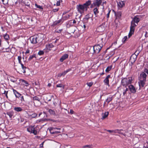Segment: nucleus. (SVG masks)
<instances>
[{
    "label": "nucleus",
    "mask_w": 148,
    "mask_h": 148,
    "mask_svg": "<svg viewBox=\"0 0 148 148\" xmlns=\"http://www.w3.org/2000/svg\"><path fill=\"white\" fill-rule=\"evenodd\" d=\"M145 81H144L142 79H140V82H139V85L140 87H143L145 84Z\"/></svg>",
    "instance_id": "20"
},
{
    "label": "nucleus",
    "mask_w": 148,
    "mask_h": 148,
    "mask_svg": "<svg viewBox=\"0 0 148 148\" xmlns=\"http://www.w3.org/2000/svg\"><path fill=\"white\" fill-rule=\"evenodd\" d=\"M29 53V50H27L26 52H25V53Z\"/></svg>",
    "instance_id": "64"
},
{
    "label": "nucleus",
    "mask_w": 148,
    "mask_h": 148,
    "mask_svg": "<svg viewBox=\"0 0 148 148\" xmlns=\"http://www.w3.org/2000/svg\"><path fill=\"white\" fill-rule=\"evenodd\" d=\"M127 39V36H125L123 38L122 41L123 43H124L125 41Z\"/></svg>",
    "instance_id": "43"
},
{
    "label": "nucleus",
    "mask_w": 148,
    "mask_h": 148,
    "mask_svg": "<svg viewBox=\"0 0 148 148\" xmlns=\"http://www.w3.org/2000/svg\"><path fill=\"white\" fill-rule=\"evenodd\" d=\"M93 12L95 14L96 16H97L96 15L99 13V11L97 7H96L95 8H94L93 9Z\"/></svg>",
    "instance_id": "29"
},
{
    "label": "nucleus",
    "mask_w": 148,
    "mask_h": 148,
    "mask_svg": "<svg viewBox=\"0 0 148 148\" xmlns=\"http://www.w3.org/2000/svg\"><path fill=\"white\" fill-rule=\"evenodd\" d=\"M33 100L34 101V106H37L35 105V103H40V99L39 98L37 97H33Z\"/></svg>",
    "instance_id": "14"
},
{
    "label": "nucleus",
    "mask_w": 148,
    "mask_h": 148,
    "mask_svg": "<svg viewBox=\"0 0 148 148\" xmlns=\"http://www.w3.org/2000/svg\"><path fill=\"white\" fill-rule=\"evenodd\" d=\"M61 1V0H52V4L54 5L59 6L60 5Z\"/></svg>",
    "instance_id": "9"
},
{
    "label": "nucleus",
    "mask_w": 148,
    "mask_h": 148,
    "mask_svg": "<svg viewBox=\"0 0 148 148\" xmlns=\"http://www.w3.org/2000/svg\"><path fill=\"white\" fill-rule=\"evenodd\" d=\"M90 145H86L83 147V148H90Z\"/></svg>",
    "instance_id": "50"
},
{
    "label": "nucleus",
    "mask_w": 148,
    "mask_h": 148,
    "mask_svg": "<svg viewBox=\"0 0 148 148\" xmlns=\"http://www.w3.org/2000/svg\"><path fill=\"white\" fill-rule=\"evenodd\" d=\"M35 5L36 7L37 8H38L40 9H42V8L41 6H40V5H38L36 4H35Z\"/></svg>",
    "instance_id": "46"
},
{
    "label": "nucleus",
    "mask_w": 148,
    "mask_h": 148,
    "mask_svg": "<svg viewBox=\"0 0 148 148\" xmlns=\"http://www.w3.org/2000/svg\"><path fill=\"white\" fill-rule=\"evenodd\" d=\"M63 22V21L62 20V19H60L59 20L57 21H55L53 23V24L54 25H56L58 24L59 23L61 22Z\"/></svg>",
    "instance_id": "28"
},
{
    "label": "nucleus",
    "mask_w": 148,
    "mask_h": 148,
    "mask_svg": "<svg viewBox=\"0 0 148 148\" xmlns=\"http://www.w3.org/2000/svg\"><path fill=\"white\" fill-rule=\"evenodd\" d=\"M115 15L116 16L119 18L121 17V13L120 12H118L116 14L115 13Z\"/></svg>",
    "instance_id": "36"
},
{
    "label": "nucleus",
    "mask_w": 148,
    "mask_h": 148,
    "mask_svg": "<svg viewBox=\"0 0 148 148\" xmlns=\"http://www.w3.org/2000/svg\"><path fill=\"white\" fill-rule=\"evenodd\" d=\"M112 66H108L106 70V71L107 72H108L111 69Z\"/></svg>",
    "instance_id": "38"
},
{
    "label": "nucleus",
    "mask_w": 148,
    "mask_h": 148,
    "mask_svg": "<svg viewBox=\"0 0 148 148\" xmlns=\"http://www.w3.org/2000/svg\"><path fill=\"white\" fill-rule=\"evenodd\" d=\"M18 59L19 63L21 65L22 69H17L16 71L21 74H22V73H25L26 72V67L25 66V61H23V62L21 61L22 58L21 56H18Z\"/></svg>",
    "instance_id": "2"
},
{
    "label": "nucleus",
    "mask_w": 148,
    "mask_h": 148,
    "mask_svg": "<svg viewBox=\"0 0 148 148\" xmlns=\"http://www.w3.org/2000/svg\"><path fill=\"white\" fill-rule=\"evenodd\" d=\"M70 17L69 14H66L65 16H63L62 18V20H66L69 18Z\"/></svg>",
    "instance_id": "27"
},
{
    "label": "nucleus",
    "mask_w": 148,
    "mask_h": 148,
    "mask_svg": "<svg viewBox=\"0 0 148 148\" xmlns=\"http://www.w3.org/2000/svg\"><path fill=\"white\" fill-rule=\"evenodd\" d=\"M27 130L28 132L31 133H33L34 135H36L37 134V131L35 130L34 128L32 126H29L27 127Z\"/></svg>",
    "instance_id": "6"
},
{
    "label": "nucleus",
    "mask_w": 148,
    "mask_h": 148,
    "mask_svg": "<svg viewBox=\"0 0 148 148\" xmlns=\"http://www.w3.org/2000/svg\"><path fill=\"white\" fill-rule=\"evenodd\" d=\"M57 87H62L63 88H64V85L62 84H59L56 85Z\"/></svg>",
    "instance_id": "39"
},
{
    "label": "nucleus",
    "mask_w": 148,
    "mask_h": 148,
    "mask_svg": "<svg viewBox=\"0 0 148 148\" xmlns=\"http://www.w3.org/2000/svg\"><path fill=\"white\" fill-rule=\"evenodd\" d=\"M139 53V51L137 52V51H136L135 52L134 54H133V55H135L136 56V58H137V56L138 55Z\"/></svg>",
    "instance_id": "51"
},
{
    "label": "nucleus",
    "mask_w": 148,
    "mask_h": 148,
    "mask_svg": "<svg viewBox=\"0 0 148 148\" xmlns=\"http://www.w3.org/2000/svg\"><path fill=\"white\" fill-rule=\"evenodd\" d=\"M35 57V55H32L31 56H30L29 60H31L32 59H33L34 57Z\"/></svg>",
    "instance_id": "45"
},
{
    "label": "nucleus",
    "mask_w": 148,
    "mask_h": 148,
    "mask_svg": "<svg viewBox=\"0 0 148 148\" xmlns=\"http://www.w3.org/2000/svg\"><path fill=\"white\" fill-rule=\"evenodd\" d=\"M132 81V79L131 77H129L128 78H125L122 80L121 83L123 86H126L128 85L131 84Z\"/></svg>",
    "instance_id": "3"
},
{
    "label": "nucleus",
    "mask_w": 148,
    "mask_h": 148,
    "mask_svg": "<svg viewBox=\"0 0 148 148\" xmlns=\"http://www.w3.org/2000/svg\"><path fill=\"white\" fill-rule=\"evenodd\" d=\"M53 96H49L48 97H47V99L48 101H50L51 100V97Z\"/></svg>",
    "instance_id": "47"
},
{
    "label": "nucleus",
    "mask_w": 148,
    "mask_h": 148,
    "mask_svg": "<svg viewBox=\"0 0 148 148\" xmlns=\"http://www.w3.org/2000/svg\"><path fill=\"white\" fill-rule=\"evenodd\" d=\"M59 9V8H56L54 9H53V11L54 12H57Z\"/></svg>",
    "instance_id": "56"
},
{
    "label": "nucleus",
    "mask_w": 148,
    "mask_h": 148,
    "mask_svg": "<svg viewBox=\"0 0 148 148\" xmlns=\"http://www.w3.org/2000/svg\"><path fill=\"white\" fill-rule=\"evenodd\" d=\"M136 23L132 21L131 22V25L130 27V32L129 34L128 37L130 38L131 36L133 34L135 27L137 26Z\"/></svg>",
    "instance_id": "4"
},
{
    "label": "nucleus",
    "mask_w": 148,
    "mask_h": 148,
    "mask_svg": "<svg viewBox=\"0 0 148 148\" xmlns=\"http://www.w3.org/2000/svg\"><path fill=\"white\" fill-rule=\"evenodd\" d=\"M74 111L72 110H70V113L71 114H73V113Z\"/></svg>",
    "instance_id": "59"
},
{
    "label": "nucleus",
    "mask_w": 148,
    "mask_h": 148,
    "mask_svg": "<svg viewBox=\"0 0 148 148\" xmlns=\"http://www.w3.org/2000/svg\"><path fill=\"white\" fill-rule=\"evenodd\" d=\"M114 131H116V132H114V133H118L119 134H121L123 135V136H126V134H125L123 133V132H121L122 131H123V130H122V129H121V130L117 129V130H114Z\"/></svg>",
    "instance_id": "18"
},
{
    "label": "nucleus",
    "mask_w": 148,
    "mask_h": 148,
    "mask_svg": "<svg viewBox=\"0 0 148 148\" xmlns=\"http://www.w3.org/2000/svg\"><path fill=\"white\" fill-rule=\"evenodd\" d=\"M126 92L124 90L123 92V95H125V94H126Z\"/></svg>",
    "instance_id": "62"
},
{
    "label": "nucleus",
    "mask_w": 148,
    "mask_h": 148,
    "mask_svg": "<svg viewBox=\"0 0 148 148\" xmlns=\"http://www.w3.org/2000/svg\"><path fill=\"white\" fill-rule=\"evenodd\" d=\"M49 131L52 134H57L61 133V132L59 131H52L51 129H49Z\"/></svg>",
    "instance_id": "25"
},
{
    "label": "nucleus",
    "mask_w": 148,
    "mask_h": 148,
    "mask_svg": "<svg viewBox=\"0 0 148 148\" xmlns=\"http://www.w3.org/2000/svg\"><path fill=\"white\" fill-rule=\"evenodd\" d=\"M110 10L109 11L108 13V14H107V18H108L109 17V15H110Z\"/></svg>",
    "instance_id": "57"
},
{
    "label": "nucleus",
    "mask_w": 148,
    "mask_h": 148,
    "mask_svg": "<svg viewBox=\"0 0 148 148\" xmlns=\"http://www.w3.org/2000/svg\"><path fill=\"white\" fill-rule=\"evenodd\" d=\"M76 29H77V28L75 27H74L73 28L71 29V33H74L75 32V31L76 30Z\"/></svg>",
    "instance_id": "41"
},
{
    "label": "nucleus",
    "mask_w": 148,
    "mask_h": 148,
    "mask_svg": "<svg viewBox=\"0 0 148 148\" xmlns=\"http://www.w3.org/2000/svg\"><path fill=\"white\" fill-rule=\"evenodd\" d=\"M90 18V17L89 16V15H87L86 16L85 18V19L88 20Z\"/></svg>",
    "instance_id": "49"
},
{
    "label": "nucleus",
    "mask_w": 148,
    "mask_h": 148,
    "mask_svg": "<svg viewBox=\"0 0 148 148\" xmlns=\"http://www.w3.org/2000/svg\"><path fill=\"white\" fill-rule=\"evenodd\" d=\"M98 30H99V32H102L104 31L105 29V27L103 25H101L100 26H99L97 28Z\"/></svg>",
    "instance_id": "16"
},
{
    "label": "nucleus",
    "mask_w": 148,
    "mask_h": 148,
    "mask_svg": "<svg viewBox=\"0 0 148 148\" xmlns=\"http://www.w3.org/2000/svg\"><path fill=\"white\" fill-rule=\"evenodd\" d=\"M39 38L38 36H34L31 37L30 40L31 42L33 44H36L38 42L37 39Z\"/></svg>",
    "instance_id": "8"
},
{
    "label": "nucleus",
    "mask_w": 148,
    "mask_h": 148,
    "mask_svg": "<svg viewBox=\"0 0 148 148\" xmlns=\"http://www.w3.org/2000/svg\"><path fill=\"white\" fill-rule=\"evenodd\" d=\"M102 3L101 0H95L91 5L92 7L96 6L98 7Z\"/></svg>",
    "instance_id": "7"
},
{
    "label": "nucleus",
    "mask_w": 148,
    "mask_h": 148,
    "mask_svg": "<svg viewBox=\"0 0 148 148\" xmlns=\"http://www.w3.org/2000/svg\"><path fill=\"white\" fill-rule=\"evenodd\" d=\"M44 52L43 51H40L38 53V54L40 56L44 54Z\"/></svg>",
    "instance_id": "44"
},
{
    "label": "nucleus",
    "mask_w": 148,
    "mask_h": 148,
    "mask_svg": "<svg viewBox=\"0 0 148 148\" xmlns=\"http://www.w3.org/2000/svg\"><path fill=\"white\" fill-rule=\"evenodd\" d=\"M21 101L22 102L23 101H24L23 97V96H22L21 97Z\"/></svg>",
    "instance_id": "58"
},
{
    "label": "nucleus",
    "mask_w": 148,
    "mask_h": 148,
    "mask_svg": "<svg viewBox=\"0 0 148 148\" xmlns=\"http://www.w3.org/2000/svg\"><path fill=\"white\" fill-rule=\"evenodd\" d=\"M148 36V32H145V37H147Z\"/></svg>",
    "instance_id": "61"
},
{
    "label": "nucleus",
    "mask_w": 148,
    "mask_h": 148,
    "mask_svg": "<svg viewBox=\"0 0 148 148\" xmlns=\"http://www.w3.org/2000/svg\"><path fill=\"white\" fill-rule=\"evenodd\" d=\"M37 114L36 113H34L31 115H29V118H34L36 117Z\"/></svg>",
    "instance_id": "26"
},
{
    "label": "nucleus",
    "mask_w": 148,
    "mask_h": 148,
    "mask_svg": "<svg viewBox=\"0 0 148 148\" xmlns=\"http://www.w3.org/2000/svg\"><path fill=\"white\" fill-rule=\"evenodd\" d=\"M109 114L108 112H105L104 113H103L102 114V119H104L107 117Z\"/></svg>",
    "instance_id": "23"
},
{
    "label": "nucleus",
    "mask_w": 148,
    "mask_h": 148,
    "mask_svg": "<svg viewBox=\"0 0 148 148\" xmlns=\"http://www.w3.org/2000/svg\"><path fill=\"white\" fill-rule=\"evenodd\" d=\"M68 57V55L67 54H65L63 55L60 59V60L61 62H62L64 60H65Z\"/></svg>",
    "instance_id": "13"
},
{
    "label": "nucleus",
    "mask_w": 148,
    "mask_h": 148,
    "mask_svg": "<svg viewBox=\"0 0 148 148\" xmlns=\"http://www.w3.org/2000/svg\"><path fill=\"white\" fill-rule=\"evenodd\" d=\"M29 1L28 0L26 1L25 2V4L26 5L29 6L30 5Z\"/></svg>",
    "instance_id": "40"
},
{
    "label": "nucleus",
    "mask_w": 148,
    "mask_h": 148,
    "mask_svg": "<svg viewBox=\"0 0 148 148\" xmlns=\"http://www.w3.org/2000/svg\"><path fill=\"white\" fill-rule=\"evenodd\" d=\"M3 3L5 5H8L9 0H1Z\"/></svg>",
    "instance_id": "32"
},
{
    "label": "nucleus",
    "mask_w": 148,
    "mask_h": 148,
    "mask_svg": "<svg viewBox=\"0 0 148 148\" xmlns=\"http://www.w3.org/2000/svg\"><path fill=\"white\" fill-rule=\"evenodd\" d=\"M147 76V75L144 72H142L140 75V79L146 81Z\"/></svg>",
    "instance_id": "11"
},
{
    "label": "nucleus",
    "mask_w": 148,
    "mask_h": 148,
    "mask_svg": "<svg viewBox=\"0 0 148 148\" xmlns=\"http://www.w3.org/2000/svg\"><path fill=\"white\" fill-rule=\"evenodd\" d=\"M138 24V23L140 21V19L137 16H135L132 21Z\"/></svg>",
    "instance_id": "19"
},
{
    "label": "nucleus",
    "mask_w": 148,
    "mask_h": 148,
    "mask_svg": "<svg viewBox=\"0 0 148 148\" xmlns=\"http://www.w3.org/2000/svg\"><path fill=\"white\" fill-rule=\"evenodd\" d=\"M9 3L10 5H13L14 3L16 2V0H9Z\"/></svg>",
    "instance_id": "31"
},
{
    "label": "nucleus",
    "mask_w": 148,
    "mask_h": 148,
    "mask_svg": "<svg viewBox=\"0 0 148 148\" xmlns=\"http://www.w3.org/2000/svg\"><path fill=\"white\" fill-rule=\"evenodd\" d=\"M91 4V1H88L83 5H77V10L81 14L83 13L84 11L87 10L88 6Z\"/></svg>",
    "instance_id": "1"
},
{
    "label": "nucleus",
    "mask_w": 148,
    "mask_h": 148,
    "mask_svg": "<svg viewBox=\"0 0 148 148\" xmlns=\"http://www.w3.org/2000/svg\"><path fill=\"white\" fill-rule=\"evenodd\" d=\"M61 74L62 76H64L65 75H66L64 72H63L61 73Z\"/></svg>",
    "instance_id": "63"
},
{
    "label": "nucleus",
    "mask_w": 148,
    "mask_h": 148,
    "mask_svg": "<svg viewBox=\"0 0 148 148\" xmlns=\"http://www.w3.org/2000/svg\"><path fill=\"white\" fill-rule=\"evenodd\" d=\"M117 4L119 7L122 8L125 5V3L122 1H119L117 2Z\"/></svg>",
    "instance_id": "15"
},
{
    "label": "nucleus",
    "mask_w": 148,
    "mask_h": 148,
    "mask_svg": "<svg viewBox=\"0 0 148 148\" xmlns=\"http://www.w3.org/2000/svg\"><path fill=\"white\" fill-rule=\"evenodd\" d=\"M137 58L135 55H132L130 58V61L132 64L134 63L136 61Z\"/></svg>",
    "instance_id": "10"
},
{
    "label": "nucleus",
    "mask_w": 148,
    "mask_h": 148,
    "mask_svg": "<svg viewBox=\"0 0 148 148\" xmlns=\"http://www.w3.org/2000/svg\"><path fill=\"white\" fill-rule=\"evenodd\" d=\"M143 72H144L145 73H146L148 74V69H145Z\"/></svg>",
    "instance_id": "52"
},
{
    "label": "nucleus",
    "mask_w": 148,
    "mask_h": 148,
    "mask_svg": "<svg viewBox=\"0 0 148 148\" xmlns=\"http://www.w3.org/2000/svg\"><path fill=\"white\" fill-rule=\"evenodd\" d=\"M112 100V97H110L108 98L106 100V102H107L108 103H109Z\"/></svg>",
    "instance_id": "34"
},
{
    "label": "nucleus",
    "mask_w": 148,
    "mask_h": 148,
    "mask_svg": "<svg viewBox=\"0 0 148 148\" xmlns=\"http://www.w3.org/2000/svg\"><path fill=\"white\" fill-rule=\"evenodd\" d=\"M71 69H67V70H66L65 71H64V72L65 73V74H66V73H67L68 72L70 71H71Z\"/></svg>",
    "instance_id": "54"
},
{
    "label": "nucleus",
    "mask_w": 148,
    "mask_h": 148,
    "mask_svg": "<svg viewBox=\"0 0 148 148\" xmlns=\"http://www.w3.org/2000/svg\"><path fill=\"white\" fill-rule=\"evenodd\" d=\"M3 36L5 39L6 40H8L9 39V36L8 34H5L3 35Z\"/></svg>",
    "instance_id": "37"
},
{
    "label": "nucleus",
    "mask_w": 148,
    "mask_h": 148,
    "mask_svg": "<svg viewBox=\"0 0 148 148\" xmlns=\"http://www.w3.org/2000/svg\"><path fill=\"white\" fill-rule=\"evenodd\" d=\"M102 47V45L100 46L99 44L96 45L93 47L94 52L96 53H99Z\"/></svg>",
    "instance_id": "5"
},
{
    "label": "nucleus",
    "mask_w": 148,
    "mask_h": 148,
    "mask_svg": "<svg viewBox=\"0 0 148 148\" xmlns=\"http://www.w3.org/2000/svg\"><path fill=\"white\" fill-rule=\"evenodd\" d=\"M9 116L10 118H11L12 117V116H13V114L12 113H8L7 114Z\"/></svg>",
    "instance_id": "55"
},
{
    "label": "nucleus",
    "mask_w": 148,
    "mask_h": 148,
    "mask_svg": "<svg viewBox=\"0 0 148 148\" xmlns=\"http://www.w3.org/2000/svg\"><path fill=\"white\" fill-rule=\"evenodd\" d=\"M44 143V142H43L40 145V147H43V143Z\"/></svg>",
    "instance_id": "60"
},
{
    "label": "nucleus",
    "mask_w": 148,
    "mask_h": 148,
    "mask_svg": "<svg viewBox=\"0 0 148 148\" xmlns=\"http://www.w3.org/2000/svg\"><path fill=\"white\" fill-rule=\"evenodd\" d=\"M50 129H51L52 131H55L56 130H61V128H57V127H51L50 128Z\"/></svg>",
    "instance_id": "42"
},
{
    "label": "nucleus",
    "mask_w": 148,
    "mask_h": 148,
    "mask_svg": "<svg viewBox=\"0 0 148 148\" xmlns=\"http://www.w3.org/2000/svg\"><path fill=\"white\" fill-rule=\"evenodd\" d=\"M14 110L17 112H21L22 111V109L21 107H15Z\"/></svg>",
    "instance_id": "30"
},
{
    "label": "nucleus",
    "mask_w": 148,
    "mask_h": 148,
    "mask_svg": "<svg viewBox=\"0 0 148 148\" xmlns=\"http://www.w3.org/2000/svg\"><path fill=\"white\" fill-rule=\"evenodd\" d=\"M103 38L99 37L98 38V44H99L100 46L102 45V47L103 46V45L104 44V43L103 41Z\"/></svg>",
    "instance_id": "22"
},
{
    "label": "nucleus",
    "mask_w": 148,
    "mask_h": 148,
    "mask_svg": "<svg viewBox=\"0 0 148 148\" xmlns=\"http://www.w3.org/2000/svg\"><path fill=\"white\" fill-rule=\"evenodd\" d=\"M110 77V75H108L104 80V82L106 85L108 86H109V78Z\"/></svg>",
    "instance_id": "17"
},
{
    "label": "nucleus",
    "mask_w": 148,
    "mask_h": 148,
    "mask_svg": "<svg viewBox=\"0 0 148 148\" xmlns=\"http://www.w3.org/2000/svg\"><path fill=\"white\" fill-rule=\"evenodd\" d=\"M129 87L130 91L134 93L136 92V89L133 85H131L129 86Z\"/></svg>",
    "instance_id": "12"
},
{
    "label": "nucleus",
    "mask_w": 148,
    "mask_h": 148,
    "mask_svg": "<svg viewBox=\"0 0 148 148\" xmlns=\"http://www.w3.org/2000/svg\"><path fill=\"white\" fill-rule=\"evenodd\" d=\"M93 84L92 83L90 82V83H87V84L88 86L90 87Z\"/></svg>",
    "instance_id": "53"
},
{
    "label": "nucleus",
    "mask_w": 148,
    "mask_h": 148,
    "mask_svg": "<svg viewBox=\"0 0 148 148\" xmlns=\"http://www.w3.org/2000/svg\"><path fill=\"white\" fill-rule=\"evenodd\" d=\"M106 130L110 133H114V132H116V131H114V130Z\"/></svg>",
    "instance_id": "48"
},
{
    "label": "nucleus",
    "mask_w": 148,
    "mask_h": 148,
    "mask_svg": "<svg viewBox=\"0 0 148 148\" xmlns=\"http://www.w3.org/2000/svg\"><path fill=\"white\" fill-rule=\"evenodd\" d=\"M21 81L24 83L23 84L25 85V86H28V83L27 81L23 79H21Z\"/></svg>",
    "instance_id": "35"
},
{
    "label": "nucleus",
    "mask_w": 148,
    "mask_h": 148,
    "mask_svg": "<svg viewBox=\"0 0 148 148\" xmlns=\"http://www.w3.org/2000/svg\"><path fill=\"white\" fill-rule=\"evenodd\" d=\"M49 112L50 113V114L53 115H55V112L51 110V109H49Z\"/></svg>",
    "instance_id": "33"
},
{
    "label": "nucleus",
    "mask_w": 148,
    "mask_h": 148,
    "mask_svg": "<svg viewBox=\"0 0 148 148\" xmlns=\"http://www.w3.org/2000/svg\"><path fill=\"white\" fill-rule=\"evenodd\" d=\"M53 47V46L51 44L47 45L46 46L47 49L49 50H51V48Z\"/></svg>",
    "instance_id": "24"
},
{
    "label": "nucleus",
    "mask_w": 148,
    "mask_h": 148,
    "mask_svg": "<svg viewBox=\"0 0 148 148\" xmlns=\"http://www.w3.org/2000/svg\"><path fill=\"white\" fill-rule=\"evenodd\" d=\"M13 91L14 93V94L16 97L18 98L20 97L21 96V94H20L19 92H18L16 90L14 89L13 90Z\"/></svg>",
    "instance_id": "21"
}]
</instances>
